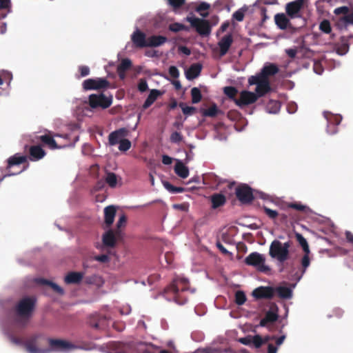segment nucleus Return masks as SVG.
Segmentation results:
<instances>
[{
	"label": "nucleus",
	"instance_id": "1",
	"mask_svg": "<svg viewBox=\"0 0 353 353\" xmlns=\"http://www.w3.org/2000/svg\"><path fill=\"white\" fill-rule=\"evenodd\" d=\"M195 288L190 287L189 281L183 277L176 276L172 283L165 289V294H170L173 300L179 305L185 304L188 301L187 294H193Z\"/></svg>",
	"mask_w": 353,
	"mask_h": 353
},
{
	"label": "nucleus",
	"instance_id": "2",
	"mask_svg": "<svg viewBox=\"0 0 353 353\" xmlns=\"http://www.w3.org/2000/svg\"><path fill=\"white\" fill-rule=\"evenodd\" d=\"M36 300L34 297H25L21 299L15 306L14 311L17 316L20 318L19 321L26 325L34 310Z\"/></svg>",
	"mask_w": 353,
	"mask_h": 353
},
{
	"label": "nucleus",
	"instance_id": "3",
	"mask_svg": "<svg viewBox=\"0 0 353 353\" xmlns=\"http://www.w3.org/2000/svg\"><path fill=\"white\" fill-rule=\"evenodd\" d=\"M28 157L17 153L8 159L6 167L7 172L9 175H15L21 173L28 169L29 163H27Z\"/></svg>",
	"mask_w": 353,
	"mask_h": 353
},
{
	"label": "nucleus",
	"instance_id": "4",
	"mask_svg": "<svg viewBox=\"0 0 353 353\" xmlns=\"http://www.w3.org/2000/svg\"><path fill=\"white\" fill-rule=\"evenodd\" d=\"M290 247V241L282 243L278 240H274L270 244L269 254L272 258L276 259L279 262L283 263L289 257Z\"/></svg>",
	"mask_w": 353,
	"mask_h": 353
},
{
	"label": "nucleus",
	"instance_id": "5",
	"mask_svg": "<svg viewBox=\"0 0 353 353\" xmlns=\"http://www.w3.org/2000/svg\"><path fill=\"white\" fill-rule=\"evenodd\" d=\"M185 21L189 22L190 26L201 36H208L211 32V26L206 19L188 16Z\"/></svg>",
	"mask_w": 353,
	"mask_h": 353
},
{
	"label": "nucleus",
	"instance_id": "6",
	"mask_svg": "<svg viewBox=\"0 0 353 353\" xmlns=\"http://www.w3.org/2000/svg\"><path fill=\"white\" fill-rule=\"evenodd\" d=\"M265 258L261 254L254 252L245 257L244 262L246 265L255 267L261 272H268L270 268L265 265Z\"/></svg>",
	"mask_w": 353,
	"mask_h": 353
},
{
	"label": "nucleus",
	"instance_id": "7",
	"mask_svg": "<svg viewBox=\"0 0 353 353\" xmlns=\"http://www.w3.org/2000/svg\"><path fill=\"white\" fill-rule=\"evenodd\" d=\"M89 105L92 109L101 108L106 109L109 108L112 103V97H107L103 94H92L89 96Z\"/></svg>",
	"mask_w": 353,
	"mask_h": 353
},
{
	"label": "nucleus",
	"instance_id": "8",
	"mask_svg": "<svg viewBox=\"0 0 353 353\" xmlns=\"http://www.w3.org/2000/svg\"><path fill=\"white\" fill-rule=\"evenodd\" d=\"M248 83L250 85H256L255 94L258 98L264 96L271 90L270 80H265L256 75L249 77Z\"/></svg>",
	"mask_w": 353,
	"mask_h": 353
},
{
	"label": "nucleus",
	"instance_id": "9",
	"mask_svg": "<svg viewBox=\"0 0 353 353\" xmlns=\"http://www.w3.org/2000/svg\"><path fill=\"white\" fill-rule=\"evenodd\" d=\"M235 194L243 204L251 203L254 199L252 189L245 183L240 184L236 188Z\"/></svg>",
	"mask_w": 353,
	"mask_h": 353
},
{
	"label": "nucleus",
	"instance_id": "10",
	"mask_svg": "<svg viewBox=\"0 0 353 353\" xmlns=\"http://www.w3.org/2000/svg\"><path fill=\"white\" fill-rule=\"evenodd\" d=\"M41 334H36L30 336L24 343V347L29 353H49L50 350L40 348L37 346L39 339L43 338Z\"/></svg>",
	"mask_w": 353,
	"mask_h": 353
},
{
	"label": "nucleus",
	"instance_id": "11",
	"mask_svg": "<svg viewBox=\"0 0 353 353\" xmlns=\"http://www.w3.org/2000/svg\"><path fill=\"white\" fill-rule=\"evenodd\" d=\"M82 86L85 90H101L109 88L110 82L103 78L88 79L83 82Z\"/></svg>",
	"mask_w": 353,
	"mask_h": 353
},
{
	"label": "nucleus",
	"instance_id": "12",
	"mask_svg": "<svg viewBox=\"0 0 353 353\" xmlns=\"http://www.w3.org/2000/svg\"><path fill=\"white\" fill-rule=\"evenodd\" d=\"M48 341L50 346L48 349L50 350V352L51 351L65 352L74 347L71 343L63 339H48Z\"/></svg>",
	"mask_w": 353,
	"mask_h": 353
},
{
	"label": "nucleus",
	"instance_id": "13",
	"mask_svg": "<svg viewBox=\"0 0 353 353\" xmlns=\"http://www.w3.org/2000/svg\"><path fill=\"white\" fill-rule=\"evenodd\" d=\"M279 318L278 307L274 304L272 305L270 310L266 312L264 318L259 323L261 327H268V325L277 321Z\"/></svg>",
	"mask_w": 353,
	"mask_h": 353
},
{
	"label": "nucleus",
	"instance_id": "14",
	"mask_svg": "<svg viewBox=\"0 0 353 353\" xmlns=\"http://www.w3.org/2000/svg\"><path fill=\"white\" fill-rule=\"evenodd\" d=\"M258 96L255 93L243 90L240 93V97L236 101V105L242 108L245 105L256 102Z\"/></svg>",
	"mask_w": 353,
	"mask_h": 353
},
{
	"label": "nucleus",
	"instance_id": "15",
	"mask_svg": "<svg viewBox=\"0 0 353 353\" xmlns=\"http://www.w3.org/2000/svg\"><path fill=\"white\" fill-rule=\"evenodd\" d=\"M131 41L137 48H144L148 47V38L146 34L139 30H135L131 35Z\"/></svg>",
	"mask_w": 353,
	"mask_h": 353
},
{
	"label": "nucleus",
	"instance_id": "16",
	"mask_svg": "<svg viewBox=\"0 0 353 353\" xmlns=\"http://www.w3.org/2000/svg\"><path fill=\"white\" fill-rule=\"evenodd\" d=\"M274 295V288L272 287L261 286L252 292V296L256 299H271Z\"/></svg>",
	"mask_w": 353,
	"mask_h": 353
},
{
	"label": "nucleus",
	"instance_id": "17",
	"mask_svg": "<svg viewBox=\"0 0 353 353\" xmlns=\"http://www.w3.org/2000/svg\"><path fill=\"white\" fill-rule=\"evenodd\" d=\"M128 134V130L125 128L113 131L108 136L109 144L110 145H115L119 143Z\"/></svg>",
	"mask_w": 353,
	"mask_h": 353
},
{
	"label": "nucleus",
	"instance_id": "18",
	"mask_svg": "<svg viewBox=\"0 0 353 353\" xmlns=\"http://www.w3.org/2000/svg\"><path fill=\"white\" fill-rule=\"evenodd\" d=\"M304 2L305 0H295L287 3L285 10L288 15L291 18L297 17L303 6Z\"/></svg>",
	"mask_w": 353,
	"mask_h": 353
},
{
	"label": "nucleus",
	"instance_id": "19",
	"mask_svg": "<svg viewBox=\"0 0 353 353\" xmlns=\"http://www.w3.org/2000/svg\"><path fill=\"white\" fill-rule=\"evenodd\" d=\"M232 43L233 37L232 34H227L220 39L218 43V46L219 47V54L221 57H223L228 53Z\"/></svg>",
	"mask_w": 353,
	"mask_h": 353
},
{
	"label": "nucleus",
	"instance_id": "20",
	"mask_svg": "<svg viewBox=\"0 0 353 353\" xmlns=\"http://www.w3.org/2000/svg\"><path fill=\"white\" fill-rule=\"evenodd\" d=\"M120 235V233H117V231L109 230L105 232L102 236L103 244L109 248H113L116 245L117 238Z\"/></svg>",
	"mask_w": 353,
	"mask_h": 353
},
{
	"label": "nucleus",
	"instance_id": "21",
	"mask_svg": "<svg viewBox=\"0 0 353 353\" xmlns=\"http://www.w3.org/2000/svg\"><path fill=\"white\" fill-rule=\"evenodd\" d=\"M279 68L276 64L269 63L265 65L260 73L256 74V76L265 80H269V77L273 76L279 72Z\"/></svg>",
	"mask_w": 353,
	"mask_h": 353
},
{
	"label": "nucleus",
	"instance_id": "22",
	"mask_svg": "<svg viewBox=\"0 0 353 353\" xmlns=\"http://www.w3.org/2000/svg\"><path fill=\"white\" fill-rule=\"evenodd\" d=\"M29 159L32 161H37L41 159H43L46 154V152L41 145H32L30 146L29 149Z\"/></svg>",
	"mask_w": 353,
	"mask_h": 353
},
{
	"label": "nucleus",
	"instance_id": "23",
	"mask_svg": "<svg viewBox=\"0 0 353 353\" xmlns=\"http://www.w3.org/2000/svg\"><path fill=\"white\" fill-rule=\"evenodd\" d=\"M84 274L80 272H70L65 277L66 284H79L83 278Z\"/></svg>",
	"mask_w": 353,
	"mask_h": 353
},
{
	"label": "nucleus",
	"instance_id": "24",
	"mask_svg": "<svg viewBox=\"0 0 353 353\" xmlns=\"http://www.w3.org/2000/svg\"><path fill=\"white\" fill-rule=\"evenodd\" d=\"M116 214V208L113 205H109L104 209L105 224L109 228L114 222Z\"/></svg>",
	"mask_w": 353,
	"mask_h": 353
},
{
	"label": "nucleus",
	"instance_id": "25",
	"mask_svg": "<svg viewBox=\"0 0 353 353\" xmlns=\"http://www.w3.org/2000/svg\"><path fill=\"white\" fill-rule=\"evenodd\" d=\"M202 66L199 63H194L190 66L185 72V77L188 80L196 78L201 73Z\"/></svg>",
	"mask_w": 353,
	"mask_h": 353
},
{
	"label": "nucleus",
	"instance_id": "26",
	"mask_svg": "<svg viewBox=\"0 0 353 353\" xmlns=\"http://www.w3.org/2000/svg\"><path fill=\"white\" fill-rule=\"evenodd\" d=\"M210 201L212 203V208L216 209L225 205L226 203V198L222 194L215 193L211 195Z\"/></svg>",
	"mask_w": 353,
	"mask_h": 353
},
{
	"label": "nucleus",
	"instance_id": "27",
	"mask_svg": "<svg viewBox=\"0 0 353 353\" xmlns=\"http://www.w3.org/2000/svg\"><path fill=\"white\" fill-rule=\"evenodd\" d=\"M39 139L49 148L52 150L58 149L60 147L57 145L56 141L54 139V137L50 133L41 135L39 137Z\"/></svg>",
	"mask_w": 353,
	"mask_h": 353
},
{
	"label": "nucleus",
	"instance_id": "28",
	"mask_svg": "<svg viewBox=\"0 0 353 353\" xmlns=\"http://www.w3.org/2000/svg\"><path fill=\"white\" fill-rule=\"evenodd\" d=\"M167 38L161 35H152L148 38V47H158L167 41Z\"/></svg>",
	"mask_w": 353,
	"mask_h": 353
},
{
	"label": "nucleus",
	"instance_id": "29",
	"mask_svg": "<svg viewBox=\"0 0 353 353\" xmlns=\"http://www.w3.org/2000/svg\"><path fill=\"white\" fill-rule=\"evenodd\" d=\"M175 173L182 179H186L189 175V169L181 161H177L174 165Z\"/></svg>",
	"mask_w": 353,
	"mask_h": 353
},
{
	"label": "nucleus",
	"instance_id": "30",
	"mask_svg": "<svg viewBox=\"0 0 353 353\" xmlns=\"http://www.w3.org/2000/svg\"><path fill=\"white\" fill-rule=\"evenodd\" d=\"M161 94V93L159 90L156 89L152 90L143 104V109L146 110L148 108Z\"/></svg>",
	"mask_w": 353,
	"mask_h": 353
},
{
	"label": "nucleus",
	"instance_id": "31",
	"mask_svg": "<svg viewBox=\"0 0 353 353\" xmlns=\"http://www.w3.org/2000/svg\"><path fill=\"white\" fill-rule=\"evenodd\" d=\"M11 12L10 0H0V19L6 17Z\"/></svg>",
	"mask_w": 353,
	"mask_h": 353
},
{
	"label": "nucleus",
	"instance_id": "32",
	"mask_svg": "<svg viewBox=\"0 0 353 353\" xmlns=\"http://www.w3.org/2000/svg\"><path fill=\"white\" fill-rule=\"evenodd\" d=\"M278 294V296L281 299H288L292 296V290L285 286H279L274 288V292Z\"/></svg>",
	"mask_w": 353,
	"mask_h": 353
},
{
	"label": "nucleus",
	"instance_id": "33",
	"mask_svg": "<svg viewBox=\"0 0 353 353\" xmlns=\"http://www.w3.org/2000/svg\"><path fill=\"white\" fill-rule=\"evenodd\" d=\"M274 20L276 26L281 30L286 29L290 23L288 17L283 13L276 14L274 17Z\"/></svg>",
	"mask_w": 353,
	"mask_h": 353
},
{
	"label": "nucleus",
	"instance_id": "34",
	"mask_svg": "<svg viewBox=\"0 0 353 353\" xmlns=\"http://www.w3.org/2000/svg\"><path fill=\"white\" fill-rule=\"evenodd\" d=\"M37 282L39 284L50 286L55 292H57L59 294H63L64 293V291L62 288H61L59 285L50 281H48L45 279H39L37 280Z\"/></svg>",
	"mask_w": 353,
	"mask_h": 353
},
{
	"label": "nucleus",
	"instance_id": "35",
	"mask_svg": "<svg viewBox=\"0 0 353 353\" xmlns=\"http://www.w3.org/2000/svg\"><path fill=\"white\" fill-rule=\"evenodd\" d=\"M222 112L219 110L215 103H213L209 108L205 109L202 112L204 117H215Z\"/></svg>",
	"mask_w": 353,
	"mask_h": 353
},
{
	"label": "nucleus",
	"instance_id": "36",
	"mask_svg": "<svg viewBox=\"0 0 353 353\" xmlns=\"http://www.w3.org/2000/svg\"><path fill=\"white\" fill-rule=\"evenodd\" d=\"M223 93L235 103L238 99L236 97L238 90L233 86H226L223 88Z\"/></svg>",
	"mask_w": 353,
	"mask_h": 353
},
{
	"label": "nucleus",
	"instance_id": "37",
	"mask_svg": "<svg viewBox=\"0 0 353 353\" xmlns=\"http://www.w3.org/2000/svg\"><path fill=\"white\" fill-rule=\"evenodd\" d=\"M310 253H304V255L301 259V274L298 277V280H299L301 276L305 274L306 269L310 265V258L309 256Z\"/></svg>",
	"mask_w": 353,
	"mask_h": 353
},
{
	"label": "nucleus",
	"instance_id": "38",
	"mask_svg": "<svg viewBox=\"0 0 353 353\" xmlns=\"http://www.w3.org/2000/svg\"><path fill=\"white\" fill-rule=\"evenodd\" d=\"M281 108V104L278 101L270 100L266 105V110L269 113H277Z\"/></svg>",
	"mask_w": 353,
	"mask_h": 353
},
{
	"label": "nucleus",
	"instance_id": "39",
	"mask_svg": "<svg viewBox=\"0 0 353 353\" xmlns=\"http://www.w3.org/2000/svg\"><path fill=\"white\" fill-rule=\"evenodd\" d=\"M295 237L299 245L301 246L304 253H310V248L307 240L300 233H295Z\"/></svg>",
	"mask_w": 353,
	"mask_h": 353
},
{
	"label": "nucleus",
	"instance_id": "40",
	"mask_svg": "<svg viewBox=\"0 0 353 353\" xmlns=\"http://www.w3.org/2000/svg\"><path fill=\"white\" fill-rule=\"evenodd\" d=\"M210 6L209 3L206 2H202L196 8V11L199 12L203 18H206L208 17L209 12H203V11L208 10L210 9Z\"/></svg>",
	"mask_w": 353,
	"mask_h": 353
},
{
	"label": "nucleus",
	"instance_id": "41",
	"mask_svg": "<svg viewBox=\"0 0 353 353\" xmlns=\"http://www.w3.org/2000/svg\"><path fill=\"white\" fill-rule=\"evenodd\" d=\"M191 97L192 103H199L202 99L201 90L196 87L192 88L191 90Z\"/></svg>",
	"mask_w": 353,
	"mask_h": 353
},
{
	"label": "nucleus",
	"instance_id": "42",
	"mask_svg": "<svg viewBox=\"0 0 353 353\" xmlns=\"http://www.w3.org/2000/svg\"><path fill=\"white\" fill-rule=\"evenodd\" d=\"M132 61L130 59L125 58L122 59L121 63L117 66V70H120L121 72H126L130 69L132 67Z\"/></svg>",
	"mask_w": 353,
	"mask_h": 353
},
{
	"label": "nucleus",
	"instance_id": "43",
	"mask_svg": "<svg viewBox=\"0 0 353 353\" xmlns=\"http://www.w3.org/2000/svg\"><path fill=\"white\" fill-rule=\"evenodd\" d=\"M169 30L173 32H178L181 30L188 31L189 28L182 23H173L169 25L168 27Z\"/></svg>",
	"mask_w": 353,
	"mask_h": 353
},
{
	"label": "nucleus",
	"instance_id": "44",
	"mask_svg": "<svg viewBox=\"0 0 353 353\" xmlns=\"http://www.w3.org/2000/svg\"><path fill=\"white\" fill-rule=\"evenodd\" d=\"M287 208H292L299 212H306L309 210L307 206L303 205L301 202L288 203H287Z\"/></svg>",
	"mask_w": 353,
	"mask_h": 353
},
{
	"label": "nucleus",
	"instance_id": "45",
	"mask_svg": "<svg viewBox=\"0 0 353 353\" xmlns=\"http://www.w3.org/2000/svg\"><path fill=\"white\" fill-rule=\"evenodd\" d=\"M105 182L111 187L114 188L117 183V175L113 172H109L108 173L106 178H105Z\"/></svg>",
	"mask_w": 353,
	"mask_h": 353
},
{
	"label": "nucleus",
	"instance_id": "46",
	"mask_svg": "<svg viewBox=\"0 0 353 353\" xmlns=\"http://www.w3.org/2000/svg\"><path fill=\"white\" fill-rule=\"evenodd\" d=\"M319 29L324 33H330L332 31V28L330 21L327 19L323 20L319 25Z\"/></svg>",
	"mask_w": 353,
	"mask_h": 353
},
{
	"label": "nucleus",
	"instance_id": "47",
	"mask_svg": "<svg viewBox=\"0 0 353 353\" xmlns=\"http://www.w3.org/2000/svg\"><path fill=\"white\" fill-rule=\"evenodd\" d=\"M179 107L181 108L182 112L185 115H192L196 112V108L193 106H188L184 103H180Z\"/></svg>",
	"mask_w": 353,
	"mask_h": 353
},
{
	"label": "nucleus",
	"instance_id": "48",
	"mask_svg": "<svg viewBox=\"0 0 353 353\" xmlns=\"http://www.w3.org/2000/svg\"><path fill=\"white\" fill-rule=\"evenodd\" d=\"M246 296L243 291H237L235 294V303L239 305H242L246 301Z\"/></svg>",
	"mask_w": 353,
	"mask_h": 353
},
{
	"label": "nucleus",
	"instance_id": "49",
	"mask_svg": "<svg viewBox=\"0 0 353 353\" xmlns=\"http://www.w3.org/2000/svg\"><path fill=\"white\" fill-rule=\"evenodd\" d=\"M263 210L265 212V214L271 219H275L279 216V213L277 211L272 210L267 206L264 205L263 206Z\"/></svg>",
	"mask_w": 353,
	"mask_h": 353
},
{
	"label": "nucleus",
	"instance_id": "50",
	"mask_svg": "<svg viewBox=\"0 0 353 353\" xmlns=\"http://www.w3.org/2000/svg\"><path fill=\"white\" fill-rule=\"evenodd\" d=\"M247 10L246 8H241L234 12L232 14V17L234 19L237 21H242L244 19L245 12Z\"/></svg>",
	"mask_w": 353,
	"mask_h": 353
},
{
	"label": "nucleus",
	"instance_id": "51",
	"mask_svg": "<svg viewBox=\"0 0 353 353\" xmlns=\"http://www.w3.org/2000/svg\"><path fill=\"white\" fill-rule=\"evenodd\" d=\"M119 144V150L121 152L128 150L132 145L130 141L126 139H123Z\"/></svg>",
	"mask_w": 353,
	"mask_h": 353
},
{
	"label": "nucleus",
	"instance_id": "52",
	"mask_svg": "<svg viewBox=\"0 0 353 353\" xmlns=\"http://www.w3.org/2000/svg\"><path fill=\"white\" fill-rule=\"evenodd\" d=\"M230 2V0H217L214 4V8H217L219 10L229 8Z\"/></svg>",
	"mask_w": 353,
	"mask_h": 353
},
{
	"label": "nucleus",
	"instance_id": "53",
	"mask_svg": "<svg viewBox=\"0 0 353 353\" xmlns=\"http://www.w3.org/2000/svg\"><path fill=\"white\" fill-rule=\"evenodd\" d=\"M168 1L173 10H176L185 3V0H168Z\"/></svg>",
	"mask_w": 353,
	"mask_h": 353
},
{
	"label": "nucleus",
	"instance_id": "54",
	"mask_svg": "<svg viewBox=\"0 0 353 353\" xmlns=\"http://www.w3.org/2000/svg\"><path fill=\"white\" fill-rule=\"evenodd\" d=\"M101 321V319L98 316H93L90 317L89 323L91 327L99 329L100 328V322Z\"/></svg>",
	"mask_w": 353,
	"mask_h": 353
},
{
	"label": "nucleus",
	"instance_id": "55",
	"mask_svg": "<svg viewBox=\"0 0 353 353\" xmlns=\"http://www.w3.org/2000/svg\"><path fill=\"white\" fill-rule=\"evenodd\" d=\"M252 343L255 347L259 348L263 344V339L260 335H255L252 337Z\"/></svg>",
	"mask_w": 353,
	"mask_h": 353
},
{
	"label": "nucleus",
	"instance_id": "56",
	"mask_svg": "<svg viewBox=\"0 0 353 353\" xmlns=\"http://www.w3.org/2000/svg\"><path fill=\"white\" fill-rule=\"evenodd\" d=\"M126 222H127L126 216L124 214H122L119 217V219L117 223V230H116L117 233H120L121 228L125 225Z\"/></svg>",
	"mask_w": 353,
	"mask_h": 353
},
{
	"label": "nucleus",
	"instance_id": "57",
	"mask_svg": "<svg viewBox=\"0 0 353 353\" xmlns=\"http://www.w3.org/2000/svg\"><path fill=\"white\" fill-rule=\"evenodd\" d=\"M183 137L180 132H174L170 136V141L172 143H179L182 141Z\"/></svg>",
	"mask_w": 353,
	"mask_h": 353
},
{
	"label": "nucleus",
	"instance_id": "58",
	"mask_svg": "<svg viewBox=\"0 0 353 353\" xmlns=\"http://www.w3.org/2000/svg\"><path fill=\"white\" fill-rule=\"evenodd\" d=\"M8 337H9V340L12 343L17 345H23L24 346L25 341H23L22 339L17 337L12 334H10Z\"/></svg>",
	"mask_w": 353,
	"mask_h": 353
},
{
	"label": "nucleus",
	"instance_id": "59",
	"mask_svg": "<svg viewBox=\"0 0 353 353\" xmlns=\"http://www.w3.org/2000/svg\"><path fill=\"white\" fill-rule=\"evenodd\" d=\"M148 86L146 80L145 79H141L138 83V90L141 92H144L148 90Z\"/></svg>",
	"mask_w": 353,
	"mask_h": 353
},
{
	"label": "nucleus",
	"instance_id": "60",
	"mask_svg": "<svg viewBox=\"0 0 353 353\" xmlns=\"http://www.w3.org/2000/svg\"><path fill=\"white\" fill-rule=\"evenodd\" d=\"M169 74L174 79H177L179 76V71L176 66L172 65L168 70Z\"/></svg>",
	"mask_w": 353,
	"mask_h": 353
},
{
	"label": "nucleus",
	"instance_id": "61",
	"mask_svg": "<svg viewBox=\"0 0 353 353\" xmlns=\"http://www.w3.org/2000/svg\"><path fill=\"white\" fill-rule=\"evenodd\" d=\"M341 19L345 22V24H353V12L349 13V12L342 17Z\"/></svg>",
	"mask_w": 353,
	"mask_h": 353
},
{
	"label": "nucleus",
	"instance_id": "62",
	"mask_svg": "<svg viewBox=\"0 0 353 353\" xmlns=\"http://www.w3.org/2000/svg\"><path fill=\"white\" fill-rule=\"evenodd\" d=\"M94 259L101 263H108L110 261V258L107 254L97 255L94 257Z\"/></svg>",
	"mask_w": 353,
	"mask_h": 353
},
{
	"label": "nucleus",
	"instance_id": "63",
	"mask_svg": "<svg viewBox=\"0 0 353 353\" xmlns=\"http://www.w3.org/2000/svg\"><path fill=\"white\" fill-rule=\"evenodd\" d=\"M349 12V8L347 6H341L334 10V12L335 14L339 15L343 14L345 15Z\"/></svg>",
	"mask_w": 353,
	"mask_h": 353
},
{
	"label": "nucleus",
	"instance_id": "64",
	"mask_svg": "<svg viewBox=\"0 0 353 353\" xmlns=\"http://www.w3.org/2000/svg\"><path fill=\"white\" fill-rule=\"evenodd\" d=\"M114 348L110 351V353H126L123 348H121V344L119 343H115L114 345Z\"/></svg>",
	"mask_w": 353,
	"mask_h": 353
}]
</instances>
